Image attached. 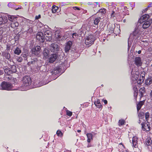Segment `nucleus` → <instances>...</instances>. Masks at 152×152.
Masks as SVG:
<instances>
[{
    "label": "nucleus",
    "instance_id": "f257e3e1",
    "mask_svg": "<svg viewBox=\"0 0 152 152\" xmlns=\"http://www.w3.org/2000/svg\"><path fill=\"white\" fill-rule=\"evenodd\" d=\"M96 39L95 37L93 34H89L86 37L85 39V44L89 47L94 44V41Z\"/></svg>",
    "mask_w": 152,
    "mask_h": 152
},
{
    "label": "nucleus",
    "instance_id": "f03ea898",
    "mask_svg": "<svg viewBox=\"0 0 152 152\" xmlns=\"http://www.w3.org/2000/svg\"><path fill=\"white\" fill-rule=\"evenodd\" d=\"M0 86L3 90L10 91L13 90V86L12 84L9 82L3 81L1 84Z\"/></svg>",
    "mask_w": 152,
    "mask_h": 152
},
{
    "label": "nucleus",
    "instance_id": "7ed1b4c3",
    "mask_svg": "<svg viewBox=\"0 0 152 152\" xmlns=\"http://www.w3.org/2000/svg\"><path fill=\"white\" fill-rule=\"evenodd\" d=\"M22 81V86L27 87L29 86L31 84L32 80L29 76L25 75L23 77Z\"/></svg>",
    "mask_w": 152,
    "mask_h": 152
},
{
    "label": "nucleus",
    "instance_id": "20e7f679",
    "mask_svg": "<svg viewBox=\"0 0 152 152\" xmlns=\"http://www.w3.org/2000/svg\"><path fill=\"white\" fill-rule=\"evenodd\" d=\"M50 50L52 52L56 53L59 50L60 47L59 45L56 43H52L50 46Z\"/></svg>",
    "mask_w": 152,
    "mask_h": 152
},
{
    "label": "nucleus",
    "instance_id": "39448f33",
    "mask_svg": "<svg viewBox=\"0 0 152 152\" xmlns=\"http://www.w3.org/2000/svg\"><path fill=\"white\" fill-rule=\"evenodd\" d=\"M142 129L143 131H149L150 130V124L147 121H145L144 123L141 124Z\"/></svg>",
    "mask_w": 152,
    "mask_h": 152
},
{
    "label": "nucleus",
    "instance_id": "423d86ee",
    "mask_svg": "<svg viewBox=\"0 0 152 152\" xmlns=\"http://www.w3.org/2000/svg\"><path fill=\"white\" fill-rule=\"evenodd\" d=\"M150 16L147 14L142 15L140 19L138 20V22L140 23H142L144 21H147L148 20L151 19L149 18Z\"/></svg>",
    "mask_w": 152,
    "mask_h": 152
},
{
    "label": "nucleus",
    "instance_id": "0eeeda50",
    "mask_svg": "<svg viewBox=\"0 0 152 152\" xmlns=\"http://www.w3.org/2000/svg\"><path fill=\"white\" fill-rule=\"evenodd\" d=\"M36 38L40 42L43 43L45 40L43 33L40 32H38L36 35Z\"/></svg>",
    "mask_w": 152,
    "mask_h": 152
},
{
    "label": "nucleus",
    "instance_id": "6e6552de",
    "mask_svg": "<svg viewBox=\"0 0 152 152\" xmlns=\"http://www.w3.org/2000/svg\"><path fill=\"white\" fill-rule=\"evenodd\" d=\"M44 38L47 41H50L52 39V34L49 31H47L44 32Z\"/></svg>",
    "mask_w": 152,
    "mask_h": 152
},
{
    "label": "nucleus",
    "instance_id": "1a4fd4ad",
    "mask_svg": "<svg viewBox=\"0 0 152 152\" xmlns=\"http://www.w3.org/2000/svg\"><path fill=\"white\" fill-rule=\"evenodd\" d=\"M152 23V19H149L143 23L142 25V27L144 29H146L150 26Z\"/></svg>",
    "mask_w": 152,
    "mask_h": 152
},
{
    "label": "nucleus",
    "instance_id": "9d476101",
    "mask_svg": "<svg viewBox=\"0 0 152 152\" xmlns=\"http://www.w3.org/2000/svg\"><path fill=\"white\" fill-rule=\"evenodd\" d=\"M139 31L138 29H135L131 34L130 37H132L133 39H136L138 37L139 35Z\"/></svg>",
    "mask_w": 152,
    "mask_h": 152
},
{
    "label": "nucleus",
    "instance_id": "9b49d317",
    "mask_svg": "<svg viewBox=\"0 0 152 152\" xmlns=\"http://www.w3.org/2000/svg\"><path fill=\"white\" fill-rule=\"evenodd\" d=\"M38 60L37 58L31 59V61L28 63V64L29 65H34V67H37L38 66Z\"/></svg>",
    "mask_w": 152,
    "mask_h": 152
},
{
    "label": "nucleus",
    "instance_id": "f8f14e48",
    "mask_svg": "<svg viewBox=\"0 0 152 152\" xmlns=\"http://www.w3.org/2000/svg\"><path fill=\"white\" fill-rule=\"evenodd\" d=\"M134 63L137 67L141 66L142 63L141 62V58L139 57H136L135 58Z\"/></svg>",
    "mask_w": 152,
    "mask_h": 152
},
{
    "label": "nucleus",
    "instance_id": "ddd939ff",
    "mask_svg": "<svg viewBox=\"0 0 152 152\" xmlns=\"http://www.w3.org/2000/svg\"><path fill=\"white\" fill-rule=\"evenodd\" d=\"M138 138L136 136H134L132 138V146L135 148H136L138 147Z\"/></svg>",
    "mask_w": 152,
    "mask_h": 152
},
{
    "label": "nucleus",
    "instance_id": "4468645a",
    "mask_svg": "<svg viewBox=\"0 0 152 152\" xmlns=\"http://www.w3.org/2000/svg\"><path fill=\"white\" fill-rule=\"evenodd\" d=\"M145 93V89L143 87L140 88L139 91V96H140V99L144 96V94Z\"/></svg>",
    "mask_w": 152,
    "mask_h": 152
},
{
    "label": "nucleus",
    "instance_id": "2eb2a0df",
    "mask_svg": "<svg viewBox=\"0 0 152 152\" xmlns=\"http://www.w3.org/2000/svg\"><path fill=\"white\" fill-rule=\"evenodd\" d=\"M40 46L37 45L36 47L32 49V52L33 53L36 55L38 54L39 53V51L40 50Z\"/></svg>",
    "mask_w": 152,
    "mask_h": 152
},
{
    "label": "nucleus",
    "instance_id": "dca6fc26",
    "mask_svg": "<svg viewBox=\"0 0 152 152\" xmlns=\"http://www.w3.org/2000/svg\"><path fill=\"white\" fill-rule=\"evenodd\" d=\"M145 100L139 101L137 104V112H138L139 110L141 108L142 106L145 103Z\"/></svg>",
    "mask_w": 152,
    "mask_h": 152
},
{
    "label": "nucleus",
    "instance_id": "f3484780",
    "mask_svg": "<svg viewBox=\"0 0 152 152\" xmlns=\"http://www.w3.org/2000/svg\"><path fill=\"white\" fill-rule=\"evenodd\" d=\"M72 45V42L70 41H68L65 46V52H67L70 49Z\"/></svg>",
    "mask_w": 152,
    "mask_h": 152
},
{
    "label": "nucleus",
    "instance_id": "a211bd4d",
    "mask_svg": "<svg viewBox=\"0 0 152 152\" xmlns=\"http://www.w3.org/2000/svg\"><path fill=\"white\" fill-rule=\"evenodd\" d=\"M115 26H114L112 25H108L107 31H108V33L110 34H111L114 33V27Z\"/></svg>",
    "mask_w": 152,
    "mask_h": 152
},
{
    "label": "nucleus",
    "instance_id": "6ab92c4d",
    "mask_svg": "<svg viewBox=\"0 0 152 152\" xmlns=\"http://www.w3.org/2000/svg\"><path fill=\"white\" fill-rule=\"evenodd\" d=\"M2 56L4 57L5 58L8 60L10 58V55L8 52H7L6 51L3 52L2 53Z\"/></svg>",
    "mask_w": 152,
    "mask_h": 152
},
{
    "label": "nucleus",
    "instance_id": "aec40b11",
    "mask_svg": "<svg viewBox=\"0 0 152 152\" xmlns=\"http://www.w3.org/2000/svg\"><path fill=\"white\" fill-rule=\"evenodd\" d=\"M94 104L97 108H102V106L100 103V100L99 99H97L94 102Z\"/></svg>",
    "mask_w": 152,
    "mask_h": 152
},
{
    "label": "nucleus",
    "instance_id": "412c9836",
    "mask_svg": "<svg viewBox=\"0 0 152 152\" xmlns=\"http://www.w3.org/2000/svg\"><path fill=\"white\" fill-rule=\"evenodd\" d=\"M56 55L53 54L49 58V62L50 63H53L56 59Z\"/></svg>",
    "mask_w": 152,
    "mask_h": 152
},
{
    "label": "nucleus",
    "instance_id": "4be33fe9",
    "mask_svg": "<svg viewBox=\"0 0 152 152\" xmlns=\"http://www.w3.org/2000/svg\"><path fill=\"white\" fill-rule=\"evenodd\" d=\"M101 18L99 17L95 18L94 19V24L95 26H98V24L100 22Z\"/></svg>",
    "mask_w": 152,
    "mask_h": 152
},
{
    "label": "nucleus",
    "instance_id": "5701e85b",
    "mask_svg": "<svg viewBox=\"0 0 152 152\" xmlns=\"http://www.w3.org/2000/svg\"><path fill=\"white\" fill-rule=\"evenodd\" d=\"M10 25L12 28H15L19 25V23L17 22V20L15 21H14V22L11 23Z\"/></svg>",
    "mask_w": 152,
    "mask_h": 152
},
{
    "label": "nucleus",
    "instance_id": "b1692460",
    "mask_svg": "<svg viewBox=\"0 0 152 152\" xmlns=\"http://www.w3.org/2000/svg\"><path fill=\"white\" fill-rule=\"evenodd\" d=\"M49 53V51L47 49H44L43 50V55L45 58H48V55Z\"/></svg>",
    "mask_w": 152,
    "mask_h": 152
},
{
    "label": "nucleus",
    "instance_id": "393cba45",
    "mask_svg": "<svg viewBox=\"0 0 152 152\" xmlns=\"http://www.w3.org/2000/svg\"><path fill=\"white\" fill-rule=\"evenodd\" d=\"M152 83V78L151 77H149L145 80V84L148 86H150Z\"/></svg>",
    "mask_w": 152,
    "mask_h": 152
},
{
    "label": "nucleus",
    "instance_id": "a878e982",
    "mask_svg": "<svg viewBox=\"0 0 152 152\" xmlns=\"http://www.w3.org/2000/svg\"><path fill=\"white\" fill-rule=\"evenodd\" d=\"M8 17L9 20L11 22V23L14 22L17 20V18L15 17L13 15H10L8 16Z\"/></svg>",
    "mask_w": 152,
    "mask_h": 152
},
{
    "label": "nucleus",
    "instance_id": "bb28decb",
    "mask_svg": "<svg viewBox=\"0 0 152 152\" xmlns=\"http://www.w3.org/2000/svg\"><path fill=\"white\" fill-rule=\"evenodd\" d=\"M87 137V141L88 142H90L91 140H93V135L91 133H87L86 134Z\"/></svg>",
    "mask_w": 152,
    "mask_h": 152
},
{
    "label": "nucleus",
    "instance_id": "cd10ccee",
    "mask_svg": "<svg viewBox=\"0 0 152 152\" xmlns=\"http://www.w3.org/2000/svg\"><path fill=\"white\" fill-rule=\"evenodd\" d=\"M145 143L148 146H151L152 144V140L150 138H148L145 140Z\"/></svg>",
    "mask_w": 152,
    "mask_h": 152
},
{
    "label": "nucleus",
    "instance_id": "c85d7f7f",
    "mask_svg": "<svg viewBox=\"0 0 152 152\" xmlns=\"http://www.w3.org/2000/svg\"><path fill=\"white\" fill-rule=\"evenodd\" d=\"M58 9V8L57 6H56L55 5H53L52 6L51 10L52 12L53 13H56L57 12Z\"/></svg>",
    "mask_w": 152,
    "mask_h": 152
},
{
    "label": "nucleus",
    "instance_id": "c756f323",
    "mask_svg": "<svg viewBox=\"0 0 152 152\" xmlns=\"http://www.w3.org/2000/svg\"><path fill=\"white\" fill-rule=\"evenodd\" d=\"M134 96L135 99L136 100V101H137V95H138V90L137 88H134Z\"/></svg>",
    "mask_w": 152,
    "mask_h": 152
},
{
    "label": "nucleus",
    "instance_id": "7c9ffc66",
    "mask_svg": "<svg viewBox=\"0 0 152 152\" xmlns=\"http://www.w3.org/2000/svg\"><path fill=\"white\" fill-rule=\"evenodd\" d=\"M126 123L125 120L124 119H121L119 120L118 122V125L120 126L122 125H124Z\"/></svg>",
    "mask_w": 152,
    "mask_h": 152
},
{
    "label": "nucleus",
    "instance_id": "2f4dec72",
    "mask_svg": "<svg viewBox=\"0 0 152 152\" xmlns=\"http://www.w3.org/2000/svg\"><path fill=\"white\" fill-rule=\"evenodd\" d=\"M4 72L8 75H10L12 73L11 69L10 68L5 69H4Z\"/></svg>",
    "mask_w": 152,
    "mask_h": 152
},
{
    "label": "nucleus",
    "instance_id": "473e14b6",
    "mask_svg": "<svg viewBox=\"0 0 152 152\" xmlns=\"http://www.w3.org/2000/svg\"><path fill=\"white\" fill-rule=\"evenodd\" d=\"M21 52V51L18 47H17L14 51V53L15 54L19 55Z\"/></svg>",
    "mask_w": 152,
    "mask_h": 152
},
{
    "label": "nucleus",
    "instance_id": "72a5a7b5",
    "mask_svg": "<svg viewBox=\"0 0 152 152\" xmlns=\"http://www.w3.org/2000/svg\"><path fill=\"white\" fill-rule=\"evenodd\" d=\"M61 71V68L59 66L56 67L54 69V71L56 73L60 72Z\"/></svg>",
    "mask_w": 152,
    "mask_h": 152
},
{
    "label": "nucleus",
    "instance_id": "f704fd0d",
    "mask_svg": "<svg viewBox=\"0 0 152 152\" xmlns=\"http://www.w3.org/2000/svg\"><path fill=\"white\" fill-rule=\"evenodd\" d=\"M144 115L145 117V119L146 121H148V119L150 117V113L148 112H147L145 113Z\"/></svg>",
    "mask_w": 152,
    "mask_h": 152
},
{
    "label": "nucleus",
    "instance_id": "c9c22d12",
    "mask_svg": "<svg viewBox=\"0 0 152 152\" xmlns=\"http://www.w3.org/2000/svg\"><path fill=\"white\" fill-rule=\"evenodd\" d=\"M56 134L58 136L62 137L63 136V134L60 130H57Z\"/></svg>",
    "mask_w": 152,
    "mask_h": 152
},
{
    "label": "nucleus",
    "instance_id": "e433bc0d",
    "mask_svg": "<svg viewBox=\"0 0 152 152\" xmlns=\"http://www.w3.org/2000/svg\"><path fill=\"white\" fill-rule=\"evenodd\" d=\"M11 70L12 73H15L17 71L16 66H12L11 67Z\"/></svg>",
    "mask_w": 152,
    "mask_h": 152
},
{
    "label": "nucleus",
    "instance_id": "4c0bfd02",
    "mask_svg": "<svg viewBox=\"0 0 152 152\" xmlns=\"http://www.w3.org/2000/svg\"><path fill=\"white\" fill-rule=\"evenodd\" d=\"M144 80L143 78H140L139 79H138L137 81L138 84L140 85L143 83Z\"/></svg>",
    "mask_w": 152,
    "mask_h": 152
},
{
    "label": "nucleus",
    "instance_id": "58836bf2",
    "mask_svg": "<svg viewBox=\"0 0 152 152\" xmlns=\"http://www.w3.org/2000/svg\"><path fill=\"white\" fill-rule=\"evenodd\" d=\"M66 115L69 116H71L72 115V112L67 110L66 111Z\"/></svg>",
    "mask_w": 152,
    "mask_h": 152
},
{
    "label": "nucleus",
    "instance_id": "ea45409f",
    "mask_svg": "<svg viewBox=\"0 0 152 152\" xmlns=\"http://www.w3.org/2000/svg\"><path fill=\"white\" fill-rule=\"evenodd\" d=\"M99 12L102 13V14H104L106 12L105 9L103 8L99 10Z\"/></svg>",
    "mask_w": 152,
    "mask_h": 152
},
{
    "label": "nucleus",
    "instance_id": "a19ab883",
    "mask_svg": "<svg viewBox=\"0 0 152 152\" xmlns=\"http://www.w3.org/2000/svg\"><path fill=\"white\" fill-rule=\"evenodd\" d=\"M17 61L18 62H21L23 61V58L21 57H18L17 58Z\"/></svg>",
    "mask_w": 152,
    "mask_h": 152
},
{
    "label": "nucleus",
    "instance_id": "79ce46f5",
    "mask_svg": "<svg viewBox=\"0 0 152 152\" xmlns=\"http://www.w3.org/2000/svg\"><path fill=\"white\" fill-rule=\"evenodd\" d=\"M139 77V75L137 74H135L134 76V78L135 80L137 81L138 79V78Z\"/></svg>",
    "mask_w": 152,
    "mask_h": 152
},
{
    "label": "nucleus",
    "instance_id": "37998d69",
    "mask_svg": "<svg viewBox=\"0 0 152 152\" xmlns=\"http://www.w3.org/2000/svg\"><path fill=\"white\" fill-rule=\"evenodd\" d=\"M138 115L139 117H142L144 115V113L143 112H140L139 113Z\"/></svg>",
    "mask_w": 152,
    "mask_h": 152
},
{
    "label": "nucleus",
    "instance_id": "c03bdc74",
    "mask_svg": "<svg viewBox=\"0 0 152 152\" xmlns=\"http://www.w3.org/2000/svg\"><path fill=\"white\" fill-rule=\"evenodd\" d=\"M150 99L151 100V102H152V90L151 91L149 94Z\"/></svg>",
    "mask_w": 152,
    "mask_h": 152
},
{
    "label": "nucleus",
    "instance_id": "a18cd8bd",
    "mask_svg": "<svg viewBox=\"0 0 152 152\" xmlns=\"http://www.w3.org/2000/svg\"><path fill=\"white\" fill-rule=\"evenodd\" d=\"M14 5V4L12 2H10L8 4V6L10 7H12V6Z\"/></svg>",
    "mask_w": 152,
    "mask_h": 152
},
{
    "label": "nucleus",
    "instance_id": "49530a36",
    "mask_svg": "<svg viewBox=\"0 0 152 152\" xmlns=\"http://www.w3.org/2000/svg\"><path fill=\"white\" fill-rule=\"evenodd\" d=\"M142 75H140V76L142 77H140L141 78H143V80H144L145 78V72H143V73H142Z\"/></svg>",
    "mask_w": 152,
    "mask_h": 152
},
{
    "label": "nucleus",
    "instance_id": "de8ad7c7",
    "mask_svg": "<svg viewBox=\"0 0 152 152\" xmlns=\"http://www.w3.org/2000/svg\"><path fill=\"white\" fill-rule=\"evenodd\" d=\"M73 8L75 10H80V8H79L77 7H73Z\"/></svg>",
    "mask_w": 152,
    "mask_h": 152
},
{
    "label": "nucleus",
    "instance_id": "09e8293b",
    "mask_svg": "<svg viewBox=\"0 0 152 152\" xmlns=\"http://www.w3.org/2000/svg\"><path fill=\"white\" fill-rule=\"evenodd\" d=\"M41 18V15H39L38 16H36L35 18L36 19H38Z\"/></svg>",
    "mask_w": 152,
    "mask_h": 152
},
{
    "label": "nucleus",
    "instance_id": "8fccbe9b",
    "mask_svg": "<svg viewBox=\"0 0 152 152\" xmlns=\"http://www.w3.org/2000/svg\"><path fill=\"white\" fill-rule=\"evenodd\" d=\"M114 13H115L114 11H112V14H111V16L113 18L115 16Z\"/></svg>",
    "mask_w": 152,
    "mask_h": 152
},
{
    "label": "nucleus",
    "instance_id": "3c124183",
    "mask_svg": "<svg viewBox=\"0 0 152 152\" xmlns=\"http://www.w3.org/2000/svg\"><path fill=\"white\" fill-rule=\"evenodd\" d=\"M102 102H103L105 104H107V101L106 100L103 99L102 100Z\"/></svg>",
    "mask_w": 152,
    "mask_h": 152
},
{
    "label": "nucleus",
    "instance_id": "603ef678",
    "mask_svg": "<svg viewBox=\"0 0 152 152\" xmlns=\"http://www.w3.org/2000/svg\"><path fill=\"white\" fill-rule=\"evenodd\" d=\"M148 9V8L147 7L144 9V10H143L142 11V12H143V13L145 12Z\"/></svg>",
    "mask_w": 152,
    "mask_h": 152
},
{
    "label": "nucleus",
    "instance_id": "864d4df0",
    "mask_svg": "<svg viewBox=\"0 0 152 152\" xmlns=\"http://www.w3.org/2000/svg\"><path fill=\"white\" fill-rule=\"evenodd\" d=\"M77 35V34L76 33H74L72 34V37L74 38V37H76Z\"/></svg>",
    "mask_w": 152,
    "mask_h": 152
},
{
    "label": "nucleus",
    "instance_id": "5fc2aeb1",
    "mask_svg": "<svg viewBox=\"0 0 152 152\" xmlns=\"http://www.w3.org/2000/svg\"><path fill=\"white\" fill-rule=\"evenodd\" d=\"M3 19L1 17H0V24H1L3 23Z\"/></svg>",
    "mask_w": 152,
    "mask_h": 152
},
{
    "label": "nucleus",
    "instance_id": "6e6d98bb",
    "mask_svg": "<svg viewBox=\"0 0 152 152\" xmlns=\"http://www.w3.org/2000/svg\"><path fill=\"white\" fill-rule=\"evenodd\" d=\"M61 37L60 35H57V38L58 39L60 40V38H61Z\"/></svg>",
    "mask_w": 152,
    "mask_h": 152
},
{
    "label": "nucleus",
    "instance_id": "4d7b16f0",
    "mask_svg": "<svg viewBox=\"0 0 152 152\" xmlns=\"http://www.w3.org/2000/svg\"><path fill=\"white\" fill-rule=\"evenodd\" d=\"M152 6V3L150 4L147 7V8H148L150 7H151Z\"/></svg>",
    "mask_w": 152,
    "mask_h": 152
},
{
    "label": "nucleus",
    "instance_id": "13d9d810",
    "mask_svg": "<svg viewBox=\"0 0 152 152\" xmlns=\"http://www.w3.org/2000/svg\"><path fill=\"white\" fill-rule=\"evenodd\" d=\"M152 6V3L150 4L147 7V8H148L150 7H151Z\"/></svg>",
    "mask_w": 152,
    "mask_h": 152
},
{
    "label": "nucleus",
    "instance_id": "bf43d9fd",
    "mask_svg": "<svg viewBox=\"0 0 152 152\" xmlns=\"http://www.w3.org/2000/svg\"><path fill=\"white\" fill-rule=\"evenodd\" d=\"M3 71L0 69V75H2L3 74Z\"/></svg>",
    "mask_w": 152,
    "mask_h": 152
},
{
    "label": "nucleus",
    "instance_id": "052dcab7",
    "mask_svg": "<svg viewBox=\"0 0 152 152\" xmlns=\"http://www.w3.org/2000/svg\"><path fill=\"white\" fill-rule=\"evenodd\" d=\"M141 53V50H139L138 51V54H140Z\"/></svg>",
    "mask_w": 152,
    "mask_h": 152
},
{
    "label": "nucleus",
    "instance_id": "680f3d73",
    "mask_svg": "<svg viewBox=\"0 0 152 152\" xmlns=\"http://www.w3.org/2000/svg\"><path fill=\"white\" fill-rule=\"evenodd\" d=\"M22 56L23 57H26V54H24Z\"/></svg>",
    "mask_w": 152,
    "mask_h": 152
},
{
    "label": "nucleus",
    "instance_id": "e2e57ef3",
    "mask_svg": "<svg viewBox=\"0 0 152 152\" xmlns=\"http://www.w3.org/2000/svg\"><path fill=\"white\" fill-rule=\"evenodd\" d=\"M77 132H81V131L80 130H77Z\"/></svg>",
    "mask_w": 152,
    "mask_h": 152
},
{
    "label": "nucleus",
    "instance_id": "0e129e2a",
    "mask_svg": "<svg viewBox=\"0 0 152 152\" xmlns=\"http://www.w3.org/2000/svg\"><path fill=\"white\" fill-rule=\"evenodd\" d=\"M2 34V32L1 31V28H0V34Z\"/></svg>",
    "mask_w": 152,
    "mask_h": 152
},
{
    "label": "nucleus",
    "instance_id": "69168bd1",
    "mask_svg": "<svg viewBox=\"0 0 152 152\" xmlns=\"http://www.w3.org/2000/svg\"><path fill=\"white\" fill-rule=\"evenodd\" d=\"M119 145H122L123 146H124V145H123L122 143L121 142L119 144Z\"/></svg>",
    "mask_w": 152,
    "mask_h": 152
},
{
    "label": "nucleus",
    "instance_id": "338daca9",
    "mask_svg": "<svg viewBox=\"0 0 152 152\" xmlns=\"http://www.w3.org/2000/svg\"><path fill=\"white\" fill-rule=\"evenodd\" d=\"M140 120H139L138 123H140Z\"/></svg>",
    "mask_w": 152,
    "mask_h": 152
},
{
    "label": "nucleus",
    "instance_id": "774afa93",
    "mask_svg": "<svg viewBox=\"0 0 152 152\" xmlns=\"http://www.w3.org/2000/svg\"><path fill=\"white\" fill-rule=\"evenodd\" d=\"M90 147V146L89 145H88V146H87V147Z\"/></svg>",
    "mask_w": 152,
    "mask_h": 152
}]
</instances>
